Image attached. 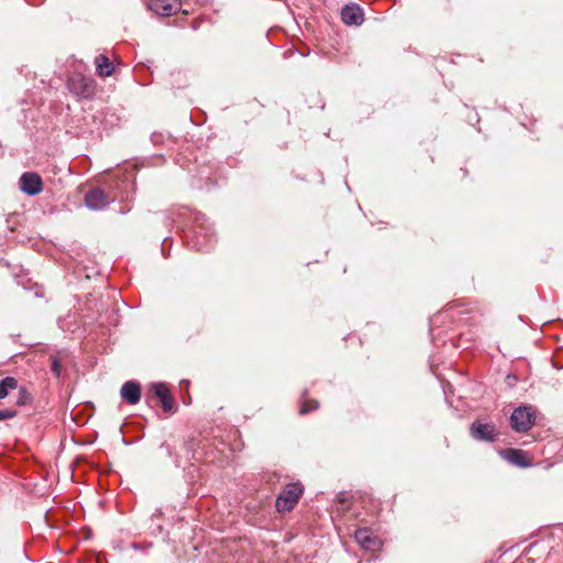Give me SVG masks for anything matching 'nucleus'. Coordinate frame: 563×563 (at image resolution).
Segmentation results:
<instances>
[{
  "instance_id": "obj_5",
  "label": "nucleus",
  "mask_w": 563,
  "mask_h": 563,
  "mask_svg": "<svg viewBox=\"0 0 563 563\" xmlns=\"http://www.w3.org/2000/svg\"><path fill=\"white\" fill-rule=\"evenodd\" d=\"M114 197H109L103 189L96 187L85 195V203L89 209L100 210L107 207Z\"/></svg>"
},
{
  "instance_id": "obj_3",
  "label": "nucleus",
  "mask_w": 563,
  "mask_h": 563,
  "mask_svg": "<svg viewBox=\"0 0 563 563\" xmlns=\"http://www.w3.org/2000/svg\"><path fill=\"white\" fill-rule=\"evenodd\" d=\"M534 416L531 407L522 406L514 410L510 417L511 428L517 432H526L533 424Z\"/></svg>"
},
{
  "instance_id": "obj_12",
  "label": "nucleus",
  "mask_w": 563,
  "mask_h": 563,
  "mask_svg": "<svg viewBox=\"0 0 563 563\" xmlns=\"http://www.w3.org/2000/svg\"><path fill=\"white\" fill-rule=\"evenodd\" d=\"M342 21L347 25H360L363 23V12L357 5H345L341 12Z\"/></svg>"
},
{
  "instance_id": "obj_9",
  "label": "nucleus",
  "mask_w": 563,
  "mask_h": 563,
  "mask_svg": "<svg viewBox=\"0 0 563 563\" xmlns=\"http://www.w3.org/2000/svg\"><path fill=\"white\" fill-rule=\"evenodd\" d=\"M154 395L159 399L162 408L165 412H173L175 409V400L166 384L155 383L152 385Z\"/></svg>"
},
{
  "instance_id": "obj_11",
  "label": "nucleus",
  "mask_w": 563,
  "mask_h": 563,
  "mask_svg": "<svg viewBox=\"0 0 563 563\" xmlns=\"http://www.w3.org/2000/svg\"><path fill=\"white\" fill-rule=\"evenodd\" d=\"M120 395L129 405H136L141 399V386L137 382L129 380L122 385Z\"/></svg>"
},
{
  "instance_id": "obj_16",
  "label": "nucleus",
  "mask_w": 563,
  "mask_h": 563,
  "mask_svg": "<svg viewBox=\"0 0 563 563\" xmlns=\"http://www.w3.org/2000/svg\"><path fill=\"white\" fill-rule=\"evenodd\" d=\"M318 408V402L316 400H303L299 413L305 415L311 410H314Z\"/></svg>"
},
{
  "instance_id": "obj_17",
  "label": "nucleus",
  "mask_w": 563,
  "mask_h": 563,
  "mask_svg": "<svg viewBox=\"0 0 563 563\" xmlns=\"http://www.w3.org/2000/svg\"><path fill=\"white\" fill-rule=\"evenodd\" d=\"M51 371L56 377H59L62 374V364L56 356L52 357Z\"/></svg>"
},
{
  "instance_id": "obj_4",
  "label": "nucleus",
  "mask_w": 563,
  "mask_h": 563,
  "mask_svg": "<svg viewBox=\"0 0 563 563\" xmlns=\"http://www.w3.org/2000/svg\"><path fill=\"white\" fill-rule=\"evenodd\" d=\"M67 86L73 93L85 98L90 97L95 90L93 80L80 74L70 76L68 78Z\"/></svg>"
},
{
  "instance_id": "obj_13",
  "label": "nucleus",
  "mask_w": 563,
  "mask_h": 563,
  "mask_svg": "<svg viewBox=\"0 0 563 563\" xmlns=\"http://www.w3.org/2000/svg\"><path fill=\"white\" fill-rule=\"evenodd\" d=\"M501 455L514 465L521 467L529 465L526 459V454L521 450L507 449L501 452Z\"/></svg>"
},
{
  "instance_id": "obj_8",
  "label": "nucleus",
  "mask_w": 563,
  "mask_h": 563,
  "mask_svg": "<svg viewBox=\"0 0 563 563\" xmlns=\"http://www.w3.org/2000/svg\"><path fill=\"white\" fill-rule=\"evenodd\" d=\"M20 189L30 196L40 194L43 189L41 177L36 173H24L20 178Z\"/></svg>"
},
{
  "instance_id": "obj_2",
  "label": "nucleus",
  "mask_w": 563,
  "mask_h": 563,
  "mask_svg": "<svg viewBox=\"0 0 563 563\" xmlns=\"http://www.w3.org/2000/svg\"><path fill=\"white\" fill-rule=\"evenodd\" d=\"M301 494L302 486L299 483L288 484L276 499L277 511H290L298 503Z\"/></svg>"
},
{
  "instance_id": "obj_1",
  "label": "nucleus",
  "mask_w": 563,
  "mask_h": 563,
  "mask_svg": "<svg viewBox=\"0 0 563 563\" xmlns=\"http://www.w3.org/2000/svg\"><path fill=\"white\" fill-rule=\"evenodd\" d=\"M187 239L190 246L197 251H208L214 242L212 229L199 217L196 218V225L187 234Z\"/></svg>"
},
{
  "instance_id": "obj_6",
  "label": "nucleus",
  "mask_w": 563,
  "mask_h": 563,
  "mask_svg": "<svg viewBox=\"0 0 563 563\" xmlns=\"http://www.w3.org/2000/svg\"><path fill=\"white\" fill-rule=\"evenodd\" d=\"M471 435L478 441H495L497 433L493 423H486L481 420H476L471 426Z\"/></svg>"
},
{
  "instance_id": "obj_14",
  "label": "nucleus",
  "mask_w": 563,
  "mask_h": 563,
  "mask_svg": "<svg viewBox=\"0 0 563 563\" xmlns=\"http://www.w3.org/2000/svg\"><path fill=\"white\" fill-rule=\"evenodd\" d=\"M95 65H96L97 74L101 77L111 76L114 70L110 59L106 55L97 56L95 58Z\"/></svg>"
},
{
  "instance_id": "obj_15",
  "label": "nucleus",
  "mask_w": 563,
  "mask_h": 563,
  "mask_svg": "<svg viewBox=\"0 0 563 563\" xmlns=\"http://www.w3.org/2000/svg\"><path fill=\"white\" fill-rule=\"evenodd\" d=\"M18 387V382L13 377H5L0 382V399L5 398L10 390Z\"/></svg>"
},
{
  "instance_id": "obj_7",
  "label": "nucleus",
  "mask_w": 563,
  "mask_h": 563,
  "mask_svg": "<svg viewBox=\"0 0 563 563\" xmlns=\"http://www.w3.org/2000/svg\"><path fill=\"white\" fill-rule=\"evenodd\" d=\"M147 8L161 15H172L180 8L179 0H146Z\"/></svg>"
},
{
  "instance_id": "obj_10",
  "label": "nucleus",
  "mask_w": 563,
  "mask_h": 563,
  "mask_svg": "<svg viewBox=\"0 0 563 563\" xmlns=\"http://www.w3.org/2000/svg\"><path fill=\"white\" fill-rule=\"evenodd\" d=\"M355 540L364 550L367 551H376L382 547L380 540L367 528L356 530Z\"/></svg>"
},
{
  "instance_id": "obj_18",
  "label": "nucleus",
  "mask_w": 563,
  "mask_h": 563,
  "mask_svg": "<svg viewBox=\"0 0 563 563\" xmlns=\"http://www.w3.org/2000/svg\"><path fill=\"white\" fill-rule=\"evenodd\" d=\"M15 413L16 412L14 410H10V409L0 410V420L13 418L15 416Z\"/></svg>"
}]
</instances>
